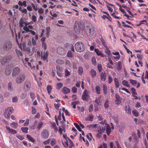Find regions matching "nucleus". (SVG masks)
I'll use <instances>...</instances> for the list:
<instances>
[{"label": "nucleus", "mask_w": 148, "mask_h": 148, "mask_svg": "<svg viewBox=\"0 0 148 148\" xmlns=\"http://www.w3.org/2000/svg\"><path fill=\"white\" fill-rule=\"evenodd\" d=\"M52 128L53 129L55 132H56L58 130V128L57 127L56 123L53 122H51Z\"/></svg>", "instance_id": "393cba45"}, {"label": "nucleus", "mask_w": 148, "mask_h": 148, "mask_svg": "<svg viewBox=\"0 0 148 148\" xmlns=\"http://www.w3.org/2000/svg\"><path fill=\"white\" fill-rule=\"evenodd\" d=\"M48 53H49L48 51H46L45 53H44V55L41 56V59L44 61H45L47 59L48 55Z\"/></svg>", "instance_id": "c85d7f7f"}, {"label": "nucleus", "mask_w": 148, "mask_h": 148, "mask_svg": "<svg viewBox=\"0 0 148 148\" xmlns=\"http://www.w3.org/2000/svg\"><path fill=\"white\" fill-rule=\"evenodd\" d=\"M104 47H105L104 49L105 53L108 56L110 55H111V52L108 46H106Z\"/></svg>", "instance_id": "4be33fe9"}, {"label": "nucleus", "mask_w": 148, "mask_h": 148, "mask_svg": "<svg viewBox=\"0 0 148 148\" xmlns=\"http://www.w3.org/2000/svg\"><path fill=\"white\" fill-rule=\"evenodd\" d=\"M14 109L13 107H11L7 108L5 110V111L4 113V115L5 117L8 119L10 118V114L13 111Z\"/></svg>", "instance_id": "1a4fd4ad"}, {"label": "nucleus", "mask_w": 148, "mask_h": 148, "mask_svg": "<svg viewBox=\"0 0 148 148\" xmlns=\"http://www.w3.org/2000/svg\"><path fill=\"white\" fill-rule=\"evenodd\" d=\"M97 124H91L88 125V127L90 129L92 130L93 129H95L97 126Z\"/></svg>", "instance_id": "c9c22d12"}, {"label": "nucleus", "mask_w": 148, "mask_h": 148, "mask_svg": "<svg viewBox=\"0 0 148 148\" xmlns=\"http://www.w3.org/2000/svg\"><path fill=\"white\" fill-rule=\"evenodd\" d=\"M90 98L89 92L86 90H85L83 91L82 95V99L86 101H87Z\"/></svg>", "instance_id": "9d476101"}, {"label": "nucleus", "mask_w": 148, "mask_h": 148, "mask_svg": "<svg viewBox=\"0 0 148 148\" xmlns=\"http://www.w3.org/2000/svg\"><path fill=\"white\" fill-rule=\"evenodd\" d=\"M62 92L64 94H67L70 92V89L66 87H64L62 90Z\"/></svg>", "instance_id": "a878e982"}, {"label": "nucleus", "mask_w": 148, "mask_h": 148, "mask_svg": "<svg viewBox=\"0 0 148 148\" xmlns=\"http://www.w3.org/2000/svg\"><path fill=\"white\" fill-rule=\"evenodd\" d=\"M95 102L98 105L99 104V103L101 102V96H99L97 98L95 101Z\"/></svg>", "instance_id": "2f4dec72"}, {"label": "nucleus", "mask_w": 148, "mask_h": 148, "mask_svg": "<svg viewBox=\"0 0 148 148\" xmlns=\"http://www.w3.org/2000/svg\"><path fill=\"white\" fill-rule=\"evenodd\" d=\"M74 125L79 131L81 132L82 131L80 126L78 124L76 123H74Z\"/></svg>", "instance_id": "8fccbe9b"}, {"label": "nucleus", "mask_w": 148, "mask_h": 148, "mask_svg": "<svg viewBox=\"0 0 148 148\" xmlns=\"http://www.w3.org/2000/svg\"><path fill=\"white\" fill-rule=\"evenodd\" d=\"M6 129L8 130L9 133H12L13 134H16L17 131L13 129L10 128L9 127L6 126L5 127Z\"/></svg>", "instance_id": "f3484780"}, {"label": "nucleus", "mask_w": 148, "mask_h": 148, "mask_svg": "<svg viewBox=\"0 0 148 148\" xmlns=\"http://www.w3.org/2000/svg\"><path fill=\"white\" fill-rule=\"evenodd\" d=\"M57 50L58 53L60 55H64L66 53L65 49L61 47H58L57 48Z\"/></svg>", "instance_id": "ddd939ff"}, {"label": "nucleus", "mask_w": 148, "mask_h": 148, "mask_svg": "<svg viewBox=\"0 0 148 148\" xmlns=\"http://www.w3.org/2000/svg\"><path fill=\"white\" fill-rule=\"evenodd\" d=\"M12 58L13 57L12 55H9L6 56L5 58L3 59L1 62V64H3V62L6 63L11 60Z\"/></svg>", "instance_id": "dca6fc26"}, {"label": "nucleus", "mask_w": 148, "mask_h": 148, "mask_svg": "<svg viewBox=\"0 0 148 148\" xmlns=\"http://www.w3.org/2000/svg\"><path fill=\"white\" fill-rule=\"evenodd\" d=\"M101 80L105 81L106 80V73H105L102 72L100 74Z\"/></svg>", "instance_id": "4c0bfd02"}, {"label": "nucleus", "mask_w": 148, "mask_h": 148, "mask_svg": "<svg viewBox=\"0 0 148 148\" xmlns=\"http://www.w3.org/2000/svg\"><path fill=\"white\" fill-rule=\"evenodd\" d=\"M114 81L115 82V87L116 88H119L120 86V83L118 79L116 78H115L114 79Z\"/></svg>", "instance_id": "bb28decb"}, {"label": "nucleus", "mask_w": 148, "mask_h": 148, "mask_svg": "<svg viewBox=\"0 0 148 148\" xmlns=\"http://www.w3.org/2000/svg\"><path fill=\"white\" fill-rule=\"evenodd\" d=\"M115 102L116 104L119 105L121 102V99L120 96L118 94H116L115 95Z\"/></svg>", "instance_id": "4468645a"}, {"label": "nucleus", "mask_w": 148, "mask_h": 148, "mask_svg": "<svg viewBox=\"0 0 148 148\" xmlns=\"http://www.w3.org/2000/svg\"><path fill=\"white\" fill-rule=\"evenodd\" d=\"M56 69L57 70V71L62 72L63 71L62 68L59 66H56Z\"/></svg>", "instance_id": "3c124183"}, {"label": "nucleus", "mask_w": 148, "mask_h": 148, "mask_svg": "<svg viewBox=\"0 0 148 148\" xmlns=\"http://www.w3.org/2000/svg\"><path fill=\"white\" fill-rule=\"evenodd\" d=\"M20 71V70L18 67H16L14 68L12 74V77H14L16 76L19 73Z\"/></svg>", "instance_id": "f8f14e48"}, {"label": "nucleus", "mask_w": 148, "mask_h": 148, "mask_svg": "<svg viewBox=\"0 0 148 148\" xmlns=\"http://www.w3.org/2000/svg\"><path fill=\"white\" fill-rule=\"evenodd\" d=\"M85 30L88 36H91L94 33L95 28L90 23L86 27Z\"/></svg>", "instance_id": "7ed1b4c3"}, {"label": "nucleus", "mask_w": 148, "mask_h": 148, "mask_svg": "<svg viewBox=\"0 0 148 148\" xmlns=\"http://www.w3.org/2000/svg\"><path fill=\"white\" fill-rule=\"evenodd\" d=\"M103 91L105 95H107L108 92V87L107 85L104 84H103Z\"/></svg>", "instance_id": "aec40b11"}, {"label": "nucleus", "mask_w": 148, "mask_h": 148, "mask_svg": "<svg viewBox=\"0 0 148 148\" xmlns=\"http://www.w3.org/2000/svg\"><path fill=\"white\" fill-rule=\"evenodd\" d=\"M130 82L132 85H136L137 83V82L136 80L130 79Z\"/></svg>", "instance_id": "5fc2aeb1"}, {"label": "nucleus", "mask_w": 148, "mask_h": 148, "mask_svg": "<svg viewBox=\"0 0 148 148\" xmlns=\"http://www.w3.org/2000/svg\"><path fill=\"white\" fill-rule=\"evenodd\" d=\"M56 62L57 63L60 64H63L65 62L64 60L59 59H57Z\"/></svg>", "instance_id": "72a5a7b5"}, {"label": "nucleus", "mask_w": 148, "mask_h": 148, "mask_svg": "<svg viewBox=\"0 0 148 148\" xmlns=\"http://www.w3.org/2000/svg\"><path fill=\"white\" fill-rule=\"evenodd\" d=\"M31 87V83L29 80H26L23 86V90L25 92H27L29 91Z\"/></svg>", "instance_id": "0eeeda50"}, {"label": "nucleus", "mask_w": 148, "mask_h": 148, "mask_svg": "<svg viewBox=\"0 0 148 148\" xmlns=\"http://www.w3.org/2000/svg\"><path fill=\"white\" fill-rule=\"evenodd\" d=\"M51 145L52 146H54L56 143V140L54 138H53L52 139H50V142Z\"/></svg>", "instance_id": "ea45409f"}, {"label": "nucleus", "mask_w": 148, "mask_h": 148, "mask_svg": "<svg viewBox=\"0 0 148 148\" xmlns=\"http://www.w3.org/2000/svg\"><path fill=\"white\" fill-rule=\"evenodd\" d=\"M52 89V86L50 85H48L47 87V89L48 94H50L51 92Z\"/></svg>", "instance_id": "79ce46f5"}, {"label": "nucleus", "mask_w": 148, "mask_h": 148, "mask_svg": "<svg viewBox=\"0 0 148 148\" xmlns=\"http://www.w3.org/2000/svg\"><path fill=\"white\" fill-rule=\"evenodd\" d=\"M19 26L20 28L22 27H24L25 25V22L24 20L22 18H21L20 19L19 21Z\"/></svg>", "instance_id": "b1692460"}, {"label": "nucleus", "mask_w": 148, "mask_h": 148, "mask_svg": "<svg viewBox=\"0 0 148 148\" xmlns=\"http://www.w3.org/2000/svg\"><path fill=\"white\" fill-rule=\"evenodd\" d=\"M11 72V68L9 66H7L5 70V73L7 75H9Z\"/></svg>", "instance_id": "a211bd4d"}, {"label": "nucleus", "mask_w": 148, "mask_h": 148, "mask_svg": "<svg viewBox=\"0 0 148 148\" xmlns=\"http://www.w3.org/2000/svg\"><path fill=\"white\" fill-rule=\"evenodd\" d=\"M75 49L77 51L82 52L84 50V47L83 43L80 42H77L75 45Z\"/></svg>", "instance_id": "39448f33"}, {"label": "nucleus", "mask_w": 148, "mask_h": 148, "mask_svg": "<svg viewBox=\"0 0 148 148\" xmlns=\"http://www.w3.org/2000/svg\"><path fill=\"white\" fill-rule=\"evenodd\" d=\"M27 138L32 143H35V140L30 135H27Z\"/></svg>", "instance_id": "473e14b6"}, {"label": "nucleus", "mask_w": 148, "mask_h": 148, "mask_svg": "<svg viewBox=\"0 0 148 148\" xmlns=\"http://www.w3.org/2000/svg\"><path fill=\"white\" fill-rule=\"evenodd\" d=\"M10 126L14 129H16L18 127V123L15 122H13L10 124Z\"/></svg>", "instance_id": "c756f323"}, {"label": "nucleus", "mask_w": 148, "mask_h": 148, "mask_svg": "<svg viewBox=\"0 0 148 148\" xmlns=\"http://www.w3.org/2000/svg\"><path fill=\"white\" fill-rule=\"evenodd\" d=\"M50 142V139H48V140L43 142V143L44 145H47L49 144Z\"/></svg>", "instance_id": "774afa93"}, {"label": "nucleus", "mask_w": 148, "mask_h": 148, "mask_svg": "<svg viewBox=\"0 0 148 148\" xmlns=\"http://www.w3.org/2000/svg\"><path fill=\"white\" fill-rule=\"evenodd\" d=\"M65 76H69L70 74V73L67 69H66L65 70Z\"/></svg>", "instance_id": "13d9d810"}, {"label": "nucleus", "mask_w": 148, "mask_h": 148, "mask_svg": "<svg viewBox=\"0 0 148 148\" xmlns=\"http://www.w3.org/2000/svg\"><path fill=\"white\" fill-rule=\"evenodd\" d=\"M106 126H105L104 127H102V129H101V128H100V130H98L97 131L98 133V134L97 136L98 137H99V138H100L101 136V132H103L104 131L106 130Z\"/></svg>", "instance_id": "6ab92c4d"}, {"label": "nucleus", "mask_w": 148, "mask_h": 148, "mask_svg": "<svg viewBox=\"0 0 148 148\" xmlns=\"http://www.w3.org/2000/svg\"><path fill=\"white\" fill-rule=\"evenodd\" d=\"M94 51L97 56H100L102 58H104V57H106V56L103 54L102 52L98 49L95 48L94 49Z\"/></svg>", "instance_id": "2eb2a0df"}, {"label": "nucleus", "mask_w": 148, "mask_h": 148, "mask_svg": "<svg viewBox=\"0 0 148 148\" xmlns=\"http://www.w3.org/2000/svg\"><path fill=\"white\" fill-rule=\"evenodd\" d=\"M49 131L46 129H44L41 133L42 137L44 139L47 138L49 137Z\"/></svg>", "instance_id": "9b49d317"}, {"label": "nucleus", "mask_w": 148, "mask_h": 148, "mask_svg": "<svg viewBox=\"0 0 148 148\" xmlns=\"http://www.w3.org/2000/svg\"><path fill=\"white\" fill-rule=\"evenodd\" d=\"M90 55L88 53H85L84 55V58L87 60H88L90 59Z\"/></svg>", "instance_id": "a19ab883"}, {"label": "nucleus", "mask_w": 148, "mask_h": 148, "mask_svg": "<svg viewBox=\"0 0 148 148\" xmlns=\"http://www.w3.org/2000/svg\"><path fill=\"white\" fill-rule=\"evenodd\" d=\"M63 85L62 83L58 82L57 84L56 88L58 90H60L62 87Z\"/></svg>", "instance_id": "58836bf2"}, {"label": "nucleus", "mask_w": 148, "mask_h": 148, "mask_svg": "<svg viewBox=\"0 0 148 148\" xmlns=\"http://www.w3.org/2000/svg\"><path fill=\"white\" fill-rule=\"evenodd\" d=\"M28 128L27 127H22L21 130L23 132L27 133L28 132Z\"/></svg>", "instance_id": "09e8293b"}, {"label": "nucleus", "mask_w": 148, "mask_h": 148, "mask_svg": "<svg viewBox=\"0 0 148 148\" xmlns=\"http://www.w3.org/2000/svg\"><path fill=\"white\" fill-rule=\"evenodd\" d=\"M60 100H58L56 101V102L54 103L56 108L58 110H60L59 106L60 104Z\"/></svg>", "instance_id": "5701e85b"}, {"label": "nucleus", "mask_w": 148, "mask_h": 148, "mask_svg": "<svg viewBox=\"0 0 148 148\" xmlns=\"http://www.w3.org/2000/svg\"><path fill=\"white\" fill-rule=\"evenodd\" d=\"M90 73L92 78L95 77L97 75V72L95 70L93 69H92L90 71Z\"/></svg>", "instance_id": "412c9836"}, {"label": "nucleus", "mask_w": 148, "mask_h": 148, "mask_svg": "<svg viewBox=\"0 0 148 148\" xmlns=\"http://www.w3.org/2000/svg\"><path fill=\"white\" fill-rule=\"evenodd\" d=\"M74 28L76 32L79 34L80 32V29L83 30L84 27L83 25V23L81 21H75L74 26Z\"/></svg>", "instance_id": "f03ea898"}, {"label": "nucleus", "mask_w": 148, "mask_h": 148, "mask_svg": "<svg viewBox=\"0 0 148 148\" xmlns=\"http://www.w3.org/2000/svg\"><path fill=\"white\" fill-rule=\"evenodd\" d=\"M120 89H121L123 90H124V91H125L126 92H127L128 93L130 94V91H129L128 90V89H126V88H119V92L120 93H122V92H121L120 90Z\"/></svg>", "instance_id": "a18cd8bd"}, {"label": "nucleus", "mask_w": 148, "mask_h": 148, "mask_svg": "<svg viewBox=\"0 0 148 148\" xmlns=\"http://www.w3.org/2000/svg\"><path fill=\"white\" fill-rule=\"evenodd\" d=\"M67 56L68 57L72 58L73 56V54L72 53L71 51H69L68 52Z\"/></svg>", "instance_id": "de8ad7c7"}, {"label": "nucleus", "mask_w": 148, "mask_h": 148, "mask_svg": "<svg viewBox=\"0 0 148 148\" xmlns=\"http://www.w3.org/2000/svg\"><path fill=\"white\" fill-rule=\"evenodd\" d=\"M117 69L119 70H120L122 69L121 64V61H119L118 62Z\"/></svg>", "instance_id": "864d4df0"}, {"label": "nucleus", "mask_w": 148, "mask_h": 148, "mask_svg": "<svg viewBox=\"0 0 148 148\" xmlns=\"http://www.w3.org/2000/svg\"><path fill=\"white\" fill-rule=\"evenodd\" d=\"M32 19L34 22H35L37 21V17L35 15H33L32 17Z\"/></svg>", "instance_id": "052dcab7"}, {"label": "nucleus", "mask_w": 148, "mask_h": 148, "mask_svg": "<svg viewBox=\"0 0 148 148\" xmlns=\"http://www.w3.org/2000/svg\"><path fill=\"white\" fill-rule=\"evenodd\" d=\"M12 44L11 41L8 40L5 42L4 43L3 49L4 51H8L12 48Z\"/></svg>", "instance_id": "423d86ee"}, {"label": "nucleus", "mask_w": 148, "mask_h": 148, "mask_svg": "<svg viewBox=\"0 0 148 148\" xmlns=\"http://www.w3.org/2000/svg\"><path fill=\"white\" fill-rule=\"evenodd\" d=\"M22 61L26 67H27L28 66H29L31 69L35 68V66H32L33 62L34 61L33 59H31L29 60V58H25L24 60H23Z\"/></svg>", "instance_id": "20e7f679"}, {"label": "nucleus", "mask_w": 148, "mask_h": 148, "mask_svg": "<svg viewBox=\"0 0 148 148\" xmlns=\"http://www.w3.org/2000/svg\"><path fill=\"white\" fill-rule=\"evenodd\" d=\"M137 57L138 58V60H142V55L139 53L137 54Z\"/></svg>", "instance_id": "338daca9"}, {"label": "nucleus", "mask_w": 148, "mask_h": 148, "mask_svg": "<svg viewBox=\"0 0 148 148\" xmlns=\"http://www.w3.org/2000/svg\"><path fill=\"white\" fill-rule=\"evenodd\" d=\"M95 89L96 92L97 94L99 95L100 94L101 88L99 86H96L95 87Z\"/></svg>", "instance_id": "f704fd0d"}, {"label": "nucleus", "mask_w": 148, "mask_h": 148, "mask_svg": "<svg viewBox=\"0 0 148 148\" xmlns=\"http://www.w3.org/2000/svg\"><path fill=\"white\" fill-rule=\"evenodd\" d=\"M25 79V76L24 74L21 73L18 76L16 79V82L17 84H21L23 83Z\"/></svg>", "instance_id": "6e6552de"}, {"label": "nucleus", "mask_w": 148, "mask_h": 148, "mask_svg": "<svg viewBox=\"0 0 148 148\" xmlns=\"http://www.w3.org/2000/svg\"><path fill=\"white\" fill-rule=\"evenodd\" d=\"M106 131L107 134L109 135L111 132V129L110 126L108 124L107 125L106 127Z\"/></svg>", "instance_id": "e433bc0d"}, {"label": "nucleus", "mask_w": 148, "mask_h": 148, "mask_svg": "<svg viewBox=\"0 0 148 148\" xmlns=\"http://www.w3.org/2000/svg\"><path fill=\"white\" fill-rule=\"evenodd\" d=\"M108 83L109 84H110L112 82L113 80L112 78L111 77V76L110 75H109L108 76Z\"/></svg>", "instance_id": "e2e57ef3"}, {"label": "nucleus", "mask_w": 148, "mask_h": 148, "mask_svg": "<svg viewBox=\"0 0 148 148\" xmlns=\"http://www.w3.org/2000/svg\"><path fill=\"white\" fill-rule=\"evenodd\" d=\"M93 119V116L92 115H90L88 116L86 118V119L87 121H91Z\"/></svg>", "instance_id": "6e6d98bb"}, {"label": "nucleus", "mask_w": 148, "mask_h": 148, "mask_svg": "<svg viewBox=\"0 0 148 148\" xmlns=\"http://www.w3.org/2000/svg\"><path fill=\"white\" fill-rule=\"evenodd\" d=\"M125 111L126 112L129 114H131V110L129 106H126L125 107Z\"/></svg>", "instance_id": "cd10ccee"}, {"label": "nucleus", "mask_w": 148, "mask_h": 148, "mask_svg": "<svg viewBox=\"0 0 148 148\" xmlns=\"http://www.w3.org/2000/svg\"><path fill=\"white\" fill-rule=\"evenodd\" d=\"M109 106V101L107 99L105 102L104 104V108H108Z\"/></svg>", "instance_id": "49530a36"}, {"label": "nucleus", "mask_w": 148, "mask_h": 148, "mask_svg": "<svg viewBox=\"0 0 148 148\" xmlns=\"http://www.w3.org/2000/svg\"><path fill=\"white\" fill-rule=\"evenodd\" d=\"M78 73L80 75H82L83 72V69L82 67L80 66L78 69Z\"/></svg>", "instance_id": "37998d69"}, {"label": "nucleus", "mask_w": 148, "mask_h": 148, "mask_svg": "<svg viewBox=\"0 0 148 148\" xmlns=\"http://www.w3.org/2000/svg\"><path fill=\"white\" fill-rule=\"evenodd\" d=\"M18 98L16 96H15L12 98V102L13 103H16L17 102Z\"/></svg>", "instance_id": "69168bd1"}, {"label": "nucleus", "mask_w": 148, "mask_h": 148, "mask_svg": "<svg viewBox=\"0 0 148 148\" xmlns=\"http://www.w3.org/2000/svg\"><path fill=\"white\" fill-rule=\"evenodd\" d=\"M43 124L44 123L42 121L38 123L37 126V128L38 129V130H40V128L42 127Z\"/></svg>", "instance_id": "c03bdc74"}, {"label": "nucleus", "mask_w": 148, "mask_h": 148, "mask_svg": "<svg viewBox=\"0 0 148 148\" xmlns=\"http://www.w3.org/2000/svg\"><path fill=\"white\" fill-rule=\"evenodd\" d=\"M132 113L133 115L137 116L138 115V111L136 110H134L132 111Z\"/></svg>", "instance_id": "603ef678"}, {"label": "nucleus", "mask_w": 148, "mask_h": 148, "mask_svg": "<svg viewBox=\"0 0 148 148\" xmlns=\"http://www.w3.org/2000/svg\"><path fill=\"white\" fill-rule=\"evenodd\" d=\"M62 131H63L64 133L65 132V130L63 128L62 129L61 127H59V132L60 135H61L62 134Z\"/></svg>", "instance_id": "bf43d9fd"}, {"label": "nucleus", "mask_w": 148, "mask_h": 148, "mask_svg": "<svg viewBox=\"0 0 148 148\" xmlns=\"http://www.w3.org/2000/svg\"><path fill=\"white\" fill-rule=\"evenodd\" d=\"M32 111L33 114H35L36 113V108L34 107L32 108Z\"/></svg>", "instance_id": "0e129e2a"}, {"label": "nucleus", "mask_w": 148, "mask_h": 148, "mask_svg": "<svg viewBox=\"0 0 148 148\" xmlns=\"http://www.w3.org/2000/svg\"><path fill=\"white\" fill-rule=\"evenodd\" d=\"M23 30L21 32L22 36L25 38H28L30 36V34H31L32 35H35L36 32L34 31L28 29L26 27H23Z\"/></svg>", "instance_id": "f257e3e1"}, {"label": "nucleus", "mask_w": 148, "mask_h": 148, "mask_svg": "<svg viewBox=\"0 0 148 148\" xmlns=\"http://www.w3.org/2000/svg\"><path fill=\"white\" fill-rule=\"evenodd\" d=\"M8 89L9 90H12L13 89V87H12V84L11 82H9L8 85Z\"/></svg>", "instance_id": "4d7b16f0"}, {"label": "nucleus", "mask_w": 148, "mask_h": 148, "mask_svg": "<svg viewBox=\"0 0 148 148\" xmlns=\"http://www.w3.org/2000/svg\"><path fill=\"white\" fill-rule=\"evenodd\" d=\"M122 84L123 85L127 87H130V85L129 84L128 82L125 80L122 81Z\"/></svg>", "instance_id": "7c9ffc66"}, {"label": "nucleus", "mask_w": 148, "mask_h": 148, "mask_svg": "<svg viewBox=\"0 0 148 148\" xmlns=\"http://www.w3.org/2000/svg\"><path fill=\"white\" fill-rule=\"evenodd\" d=\"M30 97L33 101L35 99V97L34 94L33 92H31L30 94Z\"/></svg>", "instance_id": "680f3d73"}]
</instances>
